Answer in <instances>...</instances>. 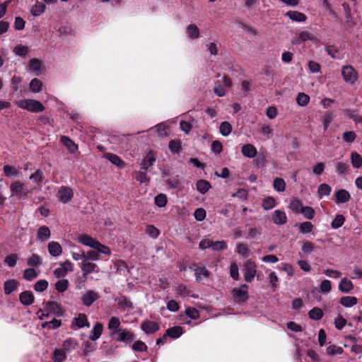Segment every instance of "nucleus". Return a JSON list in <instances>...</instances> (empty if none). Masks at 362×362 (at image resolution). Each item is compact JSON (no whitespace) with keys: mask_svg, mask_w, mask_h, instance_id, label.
<instances>
[{"mask_svg":"<svg viewBox=\"0 0 362 362\" xmlns=\"http://www.w3.org/2000/svg\"><path fill=\"white\" fill-rule=\"evenodd\" d=\"M17 105L32 112H41L45 110V107L40 101L32 99L21 100L17 102Z\"/></svg>","mask_w":362,"mask_h":362,"instance_id":"1","label":"nucleus"},{"mask_svg":"<svg viewBox=\"0 0 362 362\" xmlns=\"http://www.w3.org/2000/svg\"><path fill=\"white\" fill-rule=\"evenodd\" d=\"M110 336L117 341H122L129 344L134 340V334L127 329H119L117 331L110 332Z\"/></svg>","mask_w":362,"mask_h":362,"instance_id":"2","label":"nucleus"},{"mask_svg":"<svg viewBox=\"0 0 362 362\" xmlns=\"http://www.w3.org/2000/svg\"><path fill=\"white\" fill-rule=\"evenodd\" d=\"M341 75L345 82L354 84L358 79V72L352 66H343L341 68Z\"/></svg>","mask_w":362,"mask_h":362,"instance_id":"3","label":"nucleus"},{"mask_svg":"<svg viewBox=\"0 0 362 362\" xmlns=\"http://www.w3.org/2000/svg\"><path fill=\"white\" fill-rule=\"evenodd\" d=\"M232 295L236 302H245L248 299V286L242 284L239 288L232 290Z\"/></svg>","mask_w":362,"mask_h":362,"instance_id":"4","label":"nucleus"},{"mask_svg":"<svg viewBox=\"0 0 362 362\" xmlns=\"http://www.w3.org/2000/svg\"><path fill=\"white\" fill-rule=\"evenodd\" d=\"M257 267L254 262L247 260L244 265V279L247 282H252L257 273Z\"/></svg>","mask_w":362,"mask_h":362,"instance_id":"5","label":"nucleus"},{"mask_svg":"<svg viewBox=\"0 0 362 362\" xmlns=\"http://www.w3.org/2000/svg\"><path fill=\"white\" fill-rule=\"evenodd\" d=\"M57 197L62 203L69 202L73 197L72 189L69 187L62 186L57 192Z\"/></svg>","mask_w":362,"mask_h":362,"instance_id":"6","label":"nucleus"},{"mask_svg":"<svg viewBox=\"0 0 362 362\" xmlns=\"http://www.w3.org/2000/svg\"><path fill=\"white\" fill-rule=\"evenodd\" d=\"M10 189L12 196H17L18 197H25L28 193L27 190L24 188L23 184L20 181L12 183Z\"/></svg>","mask_w":362,"mask_h":362,"instance_id":"7","label":"nucleus"},{"mask_svg":"<svg viewBox=\"0 0 362 362\" xmlns=\"http://www.w3.org/2000/svg\"><path fill=\"white\" fill-rule=\"evenodd\" d=\"M80 268L83 272V276L84 278L94 272H98V270H96V268H98L97 264L90 261H87V259H84L81 262L80 264Z\"/></svg>","mask_w":362,"mask_h":362,"instance_id":"8","label":"nucleus"},{"mask_svg":"<svg viewBox=\"0 0 362 362\" xmlns=\"http://www.w3.org/2000/svg\"><path fill=\"white\" fill-rule=\"evenodd\" d=\"M98 292L90 290L84 293L81 297L82 303L86 306H90L95 300L99 298Z\"/></svg>","mask_w":362,"mask_h":362,"instance_id":"9","label":"nucleus"},{"mask_svg":"<svg viewBox=\"0 0 362 362\" xmlns=\"http://www.w3.org/2000/svg\"><path fill=\"white\" fill-rule=\"evenodd\" d=\"M78 242L86 246L95 249L99 241L87 234H81L78 237Z\"/></svg>","mask_w":362,"mask_h":362,"instance_id":"10","label":"nucleus"},{"mask_svg":"<svg viewBox=\"0 0 362 362\" xmlns=\"http://www.w3.org/2000/svg\"><path fill=\"white\" fill-rule=\"evenodd\" d=\"M141 329L146 334H153L159 329V325L153 321L145 320L141 324Z\"/></svg>","mask_w":362,"mask_h":362,"instance_id":"11","label":"nucleus"},{"mask_svg":"<svg viewBox=\"0 0 362 362\" xmlns=\"http://www.w3.org/2000/svg\"><path fill=\"white\" fill-rule=\"evenodd\" d=\"M77 327L78 328L89 327L90 322L88 320L86 315L83 313L78 314V317H74L72 322V327Z\"/></svg>","mask_w":362,"mask_h":362,"instance_id":"12","label":"nucleus"},{"mask_svg":"<svg viewBox=\"0 0 362 362\" xmlns=\"http://www.w3.org/2000/svg\"><path fill=\"white\" fill-rule=\"evenodd\" d=\"M47 249L51 256L57 257L62 253V247L58 242L52 241L47 245Z\"/></svg>","mask_w":362,"mask_h":362,"instance_id":"13","label":"nucleus"},{"mask_svg":"<svg viewBox=\"0 0 362 362\" xmlns=\"http://www.w3.org/2000/svg\"><path fill=\"white\" fill-rule=\"evenodd\" d=\"M335 202L337 204H344L348 202L351 199V195L346 189H339L335 192Z\"/></svg>","mask_w":362,"mask_h":362,"instance_id":"14","label":"nucleus"},{"mask_svg":"<svg viewBox=\"0 0 362 362\" xmlns=\"http://www.w3.org/2000/svg\"><path fill=\"white\" fill-rule=\"evenodd\" d=\"M286 16L291 21L298 23H303L307 20L306 16L298 11H289L286 12Z\"/></svg>","mask_w":362,"mask_h":362,"instance_id":"15","label":"nucleus"},{"mask_svg":"<svg viewBox=\"0 0 362 362\" xmlns=\"http://www.w3.org/2000/svg\"><path fill=\"white\" fill-rule=\"evenodd\" d=\"M272 221L276 225H283L286 223L287 216L284 211L277 209L274 211Z\"/></svg>","mask_w":362,"mask_h":362,"instance_id":"16","label":"nucleus"},{"mask_svg":"<svg viewBox=\"0 0 362 362\" xmlns=\"http://www.w3.org/2000/svg\"><path fill=\"white\" fill-rule=\"evenodd\" d=\"M354 288V284L351 280L344 277L341 279L339 284V290L344 293H349Z\"/></svg>","mask_w":362,"mask_h":362,"instance_id":"17","label":"nucleus"},{"mask_svg":"<svg viewBox=\"0 0 362 362\" xmlns=\"http://www.w3.org/2000/svg\"><path fill=\"white\" fill-rule=\"evenodd\" d=\"M51 232L47 226H43L38 228L37 233V238L41 241L45 242L50 238Z\"/></svg>","mask_w":362,"mask_h":362,"instance_id":"18","label":"nucleus"},{"mask_svg":"<svg viewBox=\"0 0 362 362\" xmlns=\"http://www.w3.org/2000/svg\"><path fill=\"white\" fill-rule=\"evenodd\" d=\"M60 141L64 145L71 153H74L78 150V146L68 136H62Z\"/></svg>","mask_w":362,"mask_h":362,"instance_id":"19","label":"nucleus"},{"mask_svg":"<svg viewBox=\"0 0 362 362\" xmlns=\"http://www.w3.org/2000/svg\"><path fill=\"white\" fill-rule=\"evenodd\" d=\"M103 330V325L100 322H97L90 331L89 339L93 341H95L99 339Z\"/></svg>","mask_w":362,"mask_h":362,"instance_id":"20","label":"nucleus"},{"mask_svg":"<svg viewBox=\"0 0 362 362\" xmlns=\"http://www.w3.org/2000/svg\"><path fill=\"white\" fill-rule=\"evenodd\" d=\"M19 300L23 305H30L34 301V296L31 291H25L20 294Z\"/></svg>","mask_w":362,"mask_h":362,"instance_id":"21","label":"nucleus"},{"mask_svg":"<svg viewBox=\"0 0 362 362\" xmlns=\"http://www.w3.org/2000/svg\"><path fill=\"white\" fill-rule=\"evenodd\" d=\"M241 151L244 156L250 158H254L257 152L256 148L250 144L243 145Z\"/></svg>","mask_w":362,"mask_h":362,"instance_id":"22","label":"nucleus"},{"mask_svg":"<svg viewBox=\"0 0 362 362\" xmlns=\"http://www.w3.org/2000/svg\"><path fill=\"white\" fill-rule=\"evenodd\" d=\"M155 160L153 153L149 152L141 161V170L148 171V168L153 165Z\"/></svg>","mask_w":362,"mask_h":362,"instance_id":"23","label":"nucleus"},{"mask_svg":"<svg viewBox=\"0 0 362 362\" xmlns=\"http://www.w3.org/2000/svg\"><path fill=\"white\" fill-rule=\"evenodd\" d=\"M105 158L110 161L113 165H115L120 168L124 167V162L116 154L106 153L105 154Z\"/></svg>","mask_w":362,"mask_h":362,"instance_id":"24","label":"nucleus"},{"mask_svg":"<svg viewBox=\"0 0 362 362\" xmlns=\"http://www.w3.org/2000/svg\"><path fill=\"white\" fill-rule=\"evenodd\" d=\"M78 342L77 340L73 338H69L63 342L62 349L65 351L66 353H67L74 350L78 346Z\"/></svg>","mask_w":362,"mask_h":362,"instance_id":"25","label":"nucleus"},{"mask_svg":"<svg viewBox=\"0 0 362 362\" xmlns=\"http://www.w3.org/2000/svg\"><path fill=\"white\" fill-rule=\"evenodd\" d=\"M18 282L15 279H9L5 281L4 285V293L7 295L11 294L18 288Z\"/></svg>","mask_w":362,"mask_h":362,"instance_id":"26","label":"nucleus"},{"mask_svg":"<svg viewBox=\"0 0 362 362\" xmlns=\"http://www.w3.org/2000/svg\"><path fill=\"white\" fill-rule=\"evenodd\" d=\"M46 6L44 3L36 1L30 9V13L33 16H39L45 11Z\"/></svg>","mask_w":362,"mask_h":362,"instance_id":"27","label":"nucleus"},{"mask_svg":"<svg viewBox=\"0 0 362 362\" xmlns=\"http://www.w3.org/2000/svg\"><path fill=\"white\" fill-rule=\"evenodd\" d=\"M344 112L346 117L353 119L356 123L362 124V116L358 115V110L346 109L344 111Z\"/></svg>","mask_w":362,"mask_h":362,"instance_id":"28","label":"nucleus"},{"mask_svg":"<svg viewBox=\"0 0 362 362\" xmlns=\"http://www.w3.org/2000/svg\"><path fill=\"white\" fill-rule=\"evenodd\" d=\"M165 333H166V336L170 337L173 339H177L182 334L183 329H182V327H180V326H175V327L168 329L166 330Z\"/></svg>","mask_w":362,"mask_h":362,"instance_id":"29","label":"nucleus"},{"mask_svg":"<svg viewBox=\"0 0 362 362\" xmlns=\"http://www.w3.org/2000/svg\"><path fill=\"white\" fill-rule=\"evenodd\" d=\"M52 358L54 362H64L66 358V353L62 349H56Z\"/></svg>","mask_w":362,"mask_h":362,"instance_id":"30","label":"nucleus"},{"mask_svg":"<svg viewBox=\"0 0 362 362\" xmlns=\"http://www.w3.org/2000/svg\"><path fill=\"white\" fill-rule=\"evenodd\" d=\"M211 184L209 182L205 180H199L197 182L196 187L198 192L201 194H205L211 188Z\"/></svg>","mask_w":362,"mask_h":362,"instance_id":"31","label":"nucleus"},{"mask_svg":"<svg viewBox=\"0 0 362 362\" xmlns=\"http://www.w3.org/2000/svg\"><path fill=\"white\" fill-rule=\"evenodd\" d=\"M358 303V299L354 296H343L340 299V303L344 307H352L356 305Z\"/></svg>","mask_w":362,"mask_h":362,"instance_id":"32","label":"nucleus"},{"mask_svg":"<svg viewBox=\"0 0 362 362\" xmlns=\"http://www.w3.org/2000/svg\"><path fill=\"white\" fill-rule=\"evenodd\" d=\"M187 33L189 38L197 39L199 37V30L194 24H190L187 27Z\"/></svg>","mask_w":362,"mask_h":362,"instance_id":"33","label":"nucleus"},{"mask_svg":"<svg viewBox=\"0 0 362 362\" xmlns=\"http://www.w3.org/2000/svg\"><path fill=\"white\" fill-rule=\"evenodd\" d=\"M276 202L272 197H267L263 199L262 206L264 210H269L275 207Z\"/></svg>","mask_w":362,"mask_h":362,"instance_id":"34","label":"nucleus"},{"mask_svg":"<svg viewBox=\"0 0 362 362\" xmlns=\"http://www.w3.org/2000/svg\"><path fill=\"white\" fill-rule=\"evenodd\" d=\"M351 164L355 168H360L362 167V157L356 152L351 153Z\"/></svg>","mask_w":362,"mask_h":362,"instance_id":"35","label":"nucleus"},{"mask_svg":"<svg viewBox=\"0 0 362 362\" xmlns=\"http://www.w3.org/2000/svg\"><path fill=\"white\" fill-rule=\"evenodd\" d=\"M46 309L50 313L59 315L62 313V310L57 303L54 301H48L46 303Z\"/></svg>","mask_w":362,"mask_h":362,"instance_id":"36","label":"nucleus"},{"mask_svg":"<svg viewBox=\"0 0 362 362\" xmlns=\"http://www.w3.org/2000/svg\"><path fill=\"white\" fill-rule=\"evenodd\" d=\"M42 87V83L37 78H33L31 80L29 84L30 91L33 93H39L41 91Z\"/></svg>","mask_w":362,"mask_h":362,"instance_id":"37","label":"nucleus"},{"mask_svg":"<svg viewBox=\"0 0 362 362\" xmlns=\"http://www.w3.org/2000/svg\"><path fill=\"white\" fill-rule=\"evenodd\" d=\"M120 320L117 317H112L108 322L107 328L110 330V332L117 331L120 328Z\"/></svg>","mask_w":362,"mask_h":362,"instance_id":"38","label":"nucleus"},{"mask_svg":"<svg viewBox=\"0 0 362 362\" xmlns=\"http://www.w3.org/2000/svg\"><path fill=\"white\" fill-rule=\"evenodd\" d=\"M69 283L66 279H59L55 284V289L59 292L63 293L67 290Z\"/></svg>","mask_w":362,"mask_h":362,"instance_id":"39","label":"nucleus"},{"mask_svg":"<svg viewBox=\"0 0 362 362\" xmlns=\"http://www.w3.org/2000/svg\"><path fill=\"white\" fill-rule=\"evenodd\" d=\"M309 317L313 320H319L323 316L322 310L319 308H314L308 313Z\"/></svg>","mask_w":362,"mask_h":362,"instance_id":"40","label":"nucleus"},{"mask_svg":"<svg viewBox=\"0 0 362 362\" xmlns=\"http://www.w3.org/2000/svg\"><path fill=\"white\" fill-rule=\"evenodd\" d=\"M273 186L276 191L282 192L286 189V182L284 179L276 177L274 180Z\"/></svg>","mask_w":362,"mask_h":362,"instance_id":"41","label":"nucleus"},{"mask_svg":"<svg viewBox=\"0 0 362 362\" xmlns=\"http://www.w3.org/2000/svg\"><path fill=\"white\" fill-rule=\"evenodd\" d=\"M118 305L122 307L123 309H131L133 308L132 303L131 300L127 298L126 296H121L117 299Z\"/></svg>","mask_w":362,"mask_h":362,"instance_id":"42","label":"nucleus"},{"mask_svg":"<svg viewBox=\"0 0 362 362\" xmlns=\"http://www.w3.org/2000/svg\"><path fill=\"white\" fill-rule=\"evenodd\" d=\"M219 130L223 136H227L231 133L232 126L228 122H223L220 124Z\"/></svg>","mask_w":362,"mask_h":362,"instance_id":"43","label":"nucleus"},{"mask_svg":"<svg viewBox=\"0 0 362 362\" xmlns=\"http://www.w3.org/2000/svg\"><path fill=\"white\" fill-rule=\"evenodd\" d=\"M168 147L173 153H178L181 150V141L180 140L173 139L170 141Z\"/></svg>","mask_w":362,"mask_h":362,"instance_id":"44","label":"nucleus"},{"mask_svg":"<svg viewBox=\"0 0 362 362\" xmlns=\"http://www.w3.org/2000/svg\"><path fill=\"white\" fill-rule=\"evenodd\" d=\"M237 253L244 258L248 257V247L245 243H238L236 246Z\"/></svg>","mask_w":362,"mask_h":362,"instance_id":"45","label":"nucleus"},{"mask_svg":"<svg viewBox=\"0 0 362 362\" xmlns=\"http://www.w3.org/2000/svg\"><path fill=\"white\" fill-rule=\"evenodd\" d=\"M61 326V320H57L55 318L52 319L49 322H45L42 325L43 328H47L49 329H56Z\"/></svg>","mask_w":362,"mask_h":362,"instance_id":"46","label":"nucleus"},{"mask_svg":"<svg viewBox=\"0 0 362 362\" xmlns=\"http://www.w3.org/2000/svg\"><path fill=\"white\" fill-rule=\"evenodd\" d=\"M196 280L200 281L203 277H208L209 272L205 267H198L195 270Z\"/></svg>","mask_w":362,"mask_h":362,"instance_id":"47","label":"nucleus"},{"mask_svg":"<svg viewBox=\"0 0 362 362\" xmlns=\"http://www.w3.org/2000/svg\"><path fill=\"white\" fill-rule=\"evenodd\" d=\"M48 281L45 279H40L37 281L34 285V289L37 292H42L48 287Z\"/></svg>","mask_w":362,"mask_h":362,"instance_id":"48","label":"nucleus"},{"mask_svg":"<svg viewBox=\"0 0 362 362\" xmlns=\"http://www.w3.org/2000/svg\"><path fill=\"white\" fill-rule=\"evenodd\" d=\"M331 187L327 184H321L318 187V195L320 197H322L323 196H327L331 192Z\"/></svg>","mask_w":362,"mask_h":362,"instance_id":"49","label":"nucleus"},{"mask_svg":"<svg viewBox=\"0 0 362 362\" xmlns=\"http://www.w3.org/2000/svg\"><path fill=\"white\" fill-rule=\"evenodd\" d=\"M4 173L6 177H16L18 175V170L8 165H6L4 166Z\"/></svg>","mask_w":362,"mask_h":362,"instance_id":"50","label":"nucleus"},{"mask_svg":"<svg viewBox=\"0 0 362 362\" xmlns=\"http://www.w3.org/2000/svg\"><path fill=\"white\" fill-rule=\"evenodd\" d=\"M345 218L343 215H337L334 219L332 221L331 226L333 228L337 229L340 228L344 223Z\"/></svg>","mask_w":362,"mask_h":362,"instance_id":"51","label":"nucleus"},{"mask_svg":"<svg viewBox=\"0 0 362 362\" xmlns=\"http://www.w3.org/2000/svg\"><path fill=\"white\" fill-rule=\"evenodd\" d=\"M309 100L310 97L304 93H300L296 98V102L300 106H305Z\"/></svg>","mask_w":362,"mask_h":362,"instance_id":"52","label":"nucleus"},{"mask_svg":"<svg viewBox=\"0 0 362 362\" xmlns=\"http://www.w3.org/2000/svg\"><path fill=\"white\" fill-rule=\"evenodd\" d=\"M37 276V273L34 269L29 268V269H25L24 273H23V278L25 279H26L27 281H31L33 279H35Z\"/></svg>","mask_w":362,"mask_h":362,"instance_id":"53","label":"nucleus"},{"mask_svg":"<svg viewBox=\"0 0 362 362\" xmlns=\"http://www.w3.org/2000/svg\"><path fill=\"white\" fill-rule=\"evenodd\" d=\"M101 257L98 254V252L95 250H89L86 253H85V259H87V261L92 260V261H96L100 259Z\"/></svg>","mask_w":362,"mask_h":362,"instance_id":"54","label":"nucleus"},{"mask_svg":"<svg viewBox=\"0 0 362 362\" xmlns=\"http://www.w3.org/2000/svg\"><path fill=\"white\" fill-rule=\"evenodd\" d=\"M301 213L308 219H313L315 216V210L310 206L301 207Z\"/></svg>","mask_w":362,"mask_h":362,"instance_id":"55","label":"nucleus"},{"mask_svg":"<svg viewBox=\"0 0 362 362\" xmlns=\"http://www.w3.org/2000/svg\"><path fill=\"white\" fill-rule=\"evenodd\" d=\"M145 231L152 238H156L160 234L159 230L152 225L147 226Z\"/></svg>","mask_w":362,"mask_h":362,"instance_id":"56","label":"nucleus"},{"mask_svg":"<svg viewBox=\"0 0 362 362\" xmlns=\"http://www.w3.org/2000/svg\"><path fill=\"white\" fill-rule=\"evenodd\" d=\"M313 225L308 221L303 222L299 225L300 232L302 233H309L312 231Z\"/></svg>","mask_w":362,"mask_h":362,"instance_id":"57","label":"nucleus"},{"mask_svg":"<svg viewBox=\"0 0 362 362\" xmlns=\"http://www.w3.org/2000/svg\"><path fill=\"white\" fill-rule=\"evenodd\" d=\"M13 52L18 56L25 57L28 52V47L22 45L16 46Z\"/></svg>","mask_w":362,"mask_h":362,"instance_id":"58","label":"nucleus"},{"mask_svg":"<svg viewBox=\"0 0 362 362\" xmlns=\"http://www.w3.org/2000/svg\"><path fill=\"white\" fill-rule=\"evenodd\" d=\"M343 352V349L340 346L335 345L329 346L327 348V353L329 356L341 354Z\"/></svg>","mask_w":362,"mask_h":362,"instance_id":"59","label":"nucleus"},{"mask_svg":"<svg viewBox=\"0 0 362 362\" xmlns=\"http://www.w3.org/2000/svg\"><path fill=\"white\" fill-rule=\"evenodd\" d=\"M41 67V62L37 58L31 59L29 62V69L32 71H40Z\"/></svg>","mask_w":362,"mask_h":362,"instance_id":"60","label":"nucleus"},{"mask_svg":"<svg viewBox=\"0 0 362 362\" xmlns=\"http://www.w3.org/2000/svg\"><path fill=\"white\" fill-rule=\"evenodd\" d=\"M301 250L304 254H310L314 250V245L311 242L304 241L302 243Z\"/></svg>","mask_w":362,"mask_h":362,"instance_id":"61","label":"nucleus"},{"mask_svg":"<svg viewBox=\"0 0 362 362\" xmlns=\"http://www.w3.org/2000/svg\"><path fill=\"white\" fill-rule=\"evenodd\" d=\"M167 202V197L163 194H160L155 197V204L159 207L165 206Z\"/></svg>","mask_w":362,"mask_h":362,"instance_id":"62","label":"nucleus"},{"mask_svg":"<svg viewBox=\"0 0 362 362\" xmlns=\"http://www.w3.org/2000/svg\"><path fill=\"white\" fill-rule=\"evenodd\" d=\"M356 134L353 131L345 132L342 135V139L347 143H352L355 141Z\"/></svg>","mask_w":362,"mask_h":362,"instance_id":"63","label":"nucleus"},{"mask_svg":"<svg viewBox=\"0 0 362 362\" xmlns=\"http://www.w3.org/2000/svg\"><path fill=\"white\" fill-rule=\"evenodd\" d=\"M301 207H303L302 203L297 199H293L289 204V208L294 212L301 211Z\"/></svg>","mask_w":362,"mask_h":362,"instance_id":"64","label":"nucleus"}]
</instances>
